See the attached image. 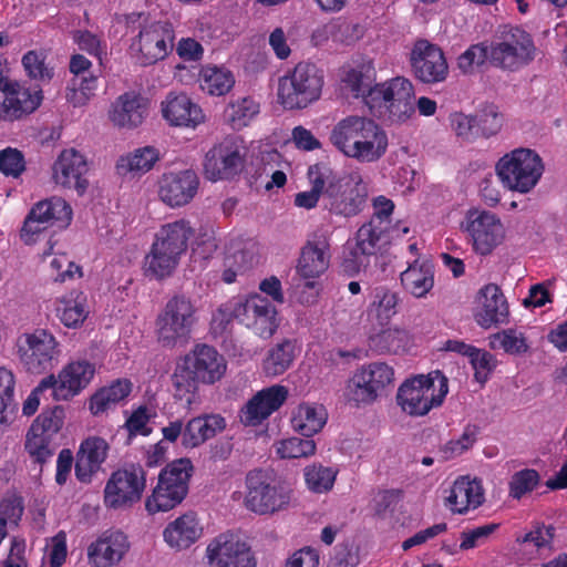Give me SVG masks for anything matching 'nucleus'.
<instances>
[{"instance_id": "18", "label": "nucleus", "mask_w": 567, "mask_h": 567, "mask_svg": "<svg viewBox=\"0 0 567 567\" xmlns=\"http://www.w3.org/2000/svg\"><path fill=\"white\" fill-rule=\"evenodd\" d=\"M465 229L475 251L483 256L491 254L501 244L504 235L501 220L485 210H470L466 215Z\"/></svg>"}, {"instance_id": "45", "label": "nucleus", "mask_w": 567, "mask_h": 567, "mask_svg": "<svg viewBox=\"0 0 567 567\" xmlns=\"http://www.w3.org/2000/svg\"><path fill=\"white\" fill-rule=\"evenodd\" d=\"M97 76L92 73L73 76L66 93V100L75 107L85 105L97 89Z\"/></svg>"}, {"instance_id": "12", "label": "nucleus", "mask_w": 567, "mask_h": 567, "mask_svg": "<svg viewBox=\"0 0 567 567\" xmlns=\"http://www.w3.org/2000/svg\"><path fill=\"white\" fill-rule=\"evenodd\" d=\"M146 473L140 464L113 472L104 487V504L112 509H127L142 498Z\"/></svg>"}, {"instance_id": "37", "label": "nucleus", "mask_w": 567, "mask_h": 567, "mask_svg": "<svg viewBox=\"0 0 567 567\" xmlns=\"http://www.w3.org/2000/svg\"><path fill=\"white\" fill-rule=\"evenodd\" d=\"M308 178L312 188L308 192H300L295 197V205L301 208L311 209L317 206L320 197L324 203V192L328 187L329 167L324 164L311 165L308 169Z\"/></svg>"}, {"instance_id": "31", "label": "nucleus", "mask_w": 567, "mask_h": 567, "mask_svg": "<svg viewBox=\"0 0 567 567\" xmlns=\"http://www.w3.org/2000/svg\"><path fill=\"white\" fill-rule=\"evenodd\" d=\"M226 427V420L219 414L193 417L183 433V446L197 447Z\"/></svg>"}, {"instance_id": "22", "label": "nucleus", "mask_w": 567, "mask_h": 567, "mask_svg": "<svg viewBox=\"0 0 567 567\" xmlns=\"http://www.w3.org/2000/svg\"><path fill=\"white\" fill-rule=\"evenodd\" d=\"M288 390L284 385H272L255 394L240 412L245 425H258L277 411L287 400Z\"/></svg>"}, {"instance_id": "64", "label": "nucleus", "mask_w": 567, "mask_h": 567, "mask_svg": "<svg viewBox=\"0 0 567 567\" xmlns=\"http://www.w3.org/2000/svg\"><path fill=\"white\" fill-rule=\"evenodd\" d=\"M107 449V443L103 439L90 437L82 442L78 454L100 468L106 458Z\"/></svg>"}, {"instance_id": "58", "label": "nucleus", "mask_w": 567, "mask_h": 567, "mask_svg": "<svg viewBox=\"0 0 567 567\" xmlns=\"http://www.w3.org/2000/svg\"><path fill=\"white\" fill-rule=\"evenodd\" d=\"M275 307L264 298L250 328H254L256 333L260 337L269 338L274 334L277 327L275 323Z\"/></svg>"}, {"instance_id": "24", "label": "nucleus", "mask_w": 567, "mask_h": 567, "mask_svg": "<svg viewBox=\"0 0 567 567\" xmlns=\"http://www.w3.org/2000/svg\"><path fill=\"white\" fill-rule=\"evenodd\" d=\"M481 310L475 315L476 322L484 329L508 322L509 309L505 296L495 284L484 286L478 292Z\"/></svg>"}, {"instance_id": "23", "label": "nucleus", "mask_w": 567, "mask_h": 567, "mask_svg": "<svg viewBox=\"0 0 567 567\" xmlns=\"http://www.w3.org/2000/svg\"><path fill=\"white\" fill-rule=\"evenodd\" d=\"M95 368L86 360L70 362L51 386L55 400H69L83 390L93 379Z\"/></svg>"}, {"instance_id": "2", "label": "nucleus", "mask_w": 567, "mask_h": 567, "mask_svg": "<svg viewBox=\"0 0 567 567\" xmlns=\"http://www.w3.org/2000/svg\"><path fill=\"white\" fill-rule=\"evenodd\" d=\"M226 371V362L217 350L207 344H197L182 363H178L173 375L175 398L192 404L199 383L213 384L220 380Z\"/></svg>"}, {"instance_id": "52", "label": "nucleus", "mask_w": 567, "mask_h": 567, "mask_svg": "<svg viewBox=\"0 0 567 567\" xmlns=\"http://www.w3.org/2000/svg\"><path fill=\"white\" fill-rule=\"evenodd\" d=\"M276 451L281 458L307 457L315 454L316 443L310 437H289L278 442Z\"/></svg>"}, {"instance_id": "19", "label": "nucleus", "mask_w": 567, "mask_h": 567, "mask_svg": "<svg viewBox=\"0 0 567 567\" xmlns=\"http://www.w3.org/2000/svg\"><path fill=\"white\" fill-rule=\"evenodd\" d=\"M199 177L193 169L164 174L158 182V196L171 207L189 204L198 192Z\"/></svg>"}, {"instance_id": "43", "label": "nucleus", "mask_w": 567, "mask_h": 567, "mask_svg": "<svg viewBox=\"0 0 567 567\" xmlns=\"http://www.w3.org/2000/svg\"><path fill=\"white\" fill-rule=\"evenodd\" d=\"M259 113V104L251 97H243L231 101L226 110L225 117L234 130H240Z\"/></svg>"}, {"instance_id": "39", "label": "nucleus", "mask_w": 567, "mask_h": 567, "mask_svg": "<svg viewBox=\"0 0 567 567\" xmlns=\"http://www.w3.org/2000/svg\"><path fill=\"white\" fill-rule=\"evenodd\" d=\"M158 151L153 146L135 150L133 153L122 156L116 164L118 174L148 172L158 161Z\"/></svg>"}, {"instance_id": "42", "label": "nucleus", "mask_w": 567, "mask_h": 567, "mask_svg": "<svg viewBox=\"0 0 567 567\" xmlns=\"http://www.w3.org/2000/svg\"><path fill=\"white\" fill-rule=\"evenodd\" d=\"M375 75L377 72L372 61H363L351 68L342 81L350 87L354 97H362L375 82Z\"/></svg>"}, {"instance_id": "50", "label": "nucleus", "mask_w": 567, "mask_h": 567, "mask_svg": "<svg viewBox=\"0 0 567 567\" xmlns=\"http://www.w3.org/2000/svg\"><path fill=\"white\" fill-rule=\"evenodd\" d=\"M51 441L52 439L34 433L30 430L27 433L24 449L30 458L34 463L39 464L40 472L42 471L43 464L54 454Z\"/></svg>"}, {"instance_id": "47", "label": "nucleus", "mask_w": 567, "mask_h": 567, "mask_svg": "<svg viewBox=\"0 0 567 567\" xmlns=\"http://www.w3.org/2000/svg\"><path fill=\"white\" fill-rule=\"evenodd\" d=\"M346 398L355 405L372 403L377 400L375 390L371 386L361 369L357 370L347 382Z\"/></svg>"}, {"instance_id": "38", "label": "nucleus", "mask_w": 567, "mask_h": 567, "mask_svg": "<svg viewBox=\"0 0 567 567\" xmlns=\"http://www.w3.org/2000/svg\"><path fill=\"white\" fill-rule=\"evenodd\" d=\"M327 422V413L322 405L300 404L291 419L295 431L305 437H311L321 431Z\"/></svg>"}, {"instance_id": "20", "label": "nucleus", "mask_w": 567, "mask_h": 567, "mask_svg": "<svg viewBox=\"0 0 567 567\" xmlns=\"http://www.w3.org/2000/svg\"><path fill=\"white\" fill-rule=\"evenodd\" d=\"M87 171L86 159L81 153L74 148L64 150L53 165V178L58 185L83 195L89 186L84 177Z\"/></svg>"}, {"instance_id": "56", "label": "nucleus", "mask_w": 567, "mask_h": 567, "mask_svg": "<svg viewBox=\"0 0 567 567\" xmlns=\"http://www.w3.org/2000/svg\"><path fill=\"white\" fill-rule=\"evenodd\" d=\"M540 481L537 471L525 468L516 472L509 482V495L515 499H520L525 494L530 493Z\"/></svg>"}, {"instance_id": "14", "label": "nucleus", "mask_w": 567, "mask_h": 567, "mask_svg": "<svg viewBox=\"0 0 567 567\" xmlns=\"http://www.w3.org/2000/svg\"><path fill=\"white\" fill-rule=\"evenodd\" d=\"M244 163L243 141L236 136H227L206 153L204 173L213 182L229 179L241 172Z\"/></svg>"}, {"instance_id": "48", "label": "nucleus", "mask_w": 567, "mask_h": 567, "mask_svg": "<svg viewBox=\"0 0 567 567\" xmlns=\"http://www.w3.org/2000/svg\"><path fill=\"white\" fill-rule=\"evenodd\" d=\"M64 417V409L56 405L39 414L29 430L52 439L63 426Z\"/></svg>"}, {"instance_id": "5", "label": "nucleus", "mask_w": 567, "mask_h": 567, "mask_svg": "<svg viewBox=\"0 0 567 567\" xmlns=\"http://www.w3.org/2000/svg\"><path fill=\"white\" fill-rule=\"evenodd\" d=\"M245 506L259 515L286 509L291 501L292 488L281 478L262 470L249 471L246 475Z\"/></svg>"}, {"instance_id": "35", "label": "nucleus", "mask_w": 567, "mask_h": 567, "mask_svg": "<svg viewBox=\"0 0 567 567\" xmlns=\"http://www.w3.org/2000/svg\"><path fill=\"white\" fill-rule=\"evenodd\" d=\"M55 312L68 328H78L89 315L86 296L82 291L72 290L56 300Z\"/></svg>"}, {"instance_id": "62", "label": "nucleus", "mask_w": 567, "mask_h": 567, "mask_svg": "<svg viewBox=\"0 0 567 567\" xmlns=\"http://www.w3.org/2000/svg\"><path fill=\"white\" fill-rule=\"evenodd\" d=\"M468 359L475 370V379L481 383L486 382L489 373L496 367L494 355L485 350L475 348L473 352H470Z\"/></svg>"}, {"instance_id": "51", "label": "nucleus", "mask_w": 567, "mask_h": 567, "mask_svg": "<svg viewBox=\"0 0 567 567\" xmlns=\"http://www.w3.org/2000/svg\"><path fill=\"white\" fill-rule=\"evenodd\" d=\"M374 342L380 350L398 354L408 349L410 336L404 329L389 328L379 333Z\"/></svg>"}, {"instance_id": "53", "label": "nucleus", "mask_w": 567, "mask_h": 567, "mask_svg": "<svg viewBox=\"0 0 567 567\" xmlns=\"http://www.w3.org/2000/svg\"><path fill=\"white\" fill-rule=\"evenodd\" d=\"M305 480L309 489L315 493H324L332 488L336 472L322 465H312L305 468Z\"/></svg>"}, {"instance_id": "63", "label": "nucleus", "mask_w": 567, "mask_h": 567, "mask_svg": "<svg viewBox=\"0 0 567 567\" xmlns=\"http://www.w3.org/2000/svg\"><path fill=\"white\" fill-rule=\"evenodd\" d=\"M22 64L28 75L34 80L50 81L53 76V70L45 65L44 58L35 51L27 52Z\"/></svg>"}, {"instance_id": "7", "label": "nucleus", "mask_w": 567, "mask_h": 567, "mask_svg": "<svg viewBox=\"0 0 567 567\" xmlns=\"http://www.w3.org/2000/svg\"><path fill=\"white\" fill-rule=\"evenodd\" d=\"M491 64L504 71H517L536 55L532 35L518 27H502L489 43Z\"/></svg>"}, {"instance_id": "17", "label": "nucleus", "mask_w": 567, "mask_h": 567, "mask_svg": "<svg viewBox=\"0 0 567 567\" xmlns=\"http://www.w3.org/2000/svg\"><path fill=\"white\" fill-rule=\"evenodd\" d=\"M210 567H256L250 547L234 534H220L207 546Z\"/></svg>"}, {"instance_id": "25", "label": "nucleus", "mask_w": 567, "mask_h": 567, "mask_svg": "<svg viewBox=\"0 0 567 567\" xmlns=\"http://www.w3.org/2000/svg\"><path fill=\"white\" fill-rule=\"evenodd\" d=\"M389 102L385 113L392 122H405L415 113L413 84L405 78L389 80Z\"/></svg>"}, {"instance_id": "6", "label": "nucleus", "mask_w": 567, "mask_h": 567, "mask_svg": "<svg viewBox=\"0 0 567 567\" xmlns=\"http://www.w3.org/2000/svg\"><path fill=\"white\" fill-rule=\"evenodd\" d=\"M323 86V72L313 63L300 62L279 79L278 99L286 110H301L317 101Z\"/></svg>"}, {"instance_id": "30", "label": "nucleus", "mask_w": 567, "mask_h": 567, "mask_svg": "<svg viewBox=\"0 0 567 567\" xmlns=\"http://www.w3.org/2000/svg\"><path fill=\"white\" fill-rule=\"evenodd\" d=\"M127 548L126 536L114 532L89 547V558L96 567H111L123 558Z\"/></svg>"}, {"instance_id": "11", "label": "nucleus", "mask_w": 567, "mask_h": 567, "mask_svg": "<svg viewBox=\"0 0 567 567\" xmlns=\"http://www.w3.org/2000/svg\"><path fill=\"white\" fill-rule=\"evenodd\" d=\"M539 155L529 148H517L504 155L496 164V172L507 188L519 193L529 192L543 173Z\"/></svg>"}, {"instance_id": "60", "label": "nucleus", "mask_w": 567, "mask_h": 567, "mask_svg": "<svg viewBox=\"0 0 567 567\" xmlns=\"http://www.w3.org/2000/svg\"><path fill=\"white\" fill-rule=\"evenodd\" d=\"M177 265L178 261L171 259L168 256L162 254L161 251H155L153 248L146 256L145 261L146 272L157 279L169 276Z\"/></svg>"}, {"instance_id": "41", "label": "nucleus", "mask_w": 567, "mask_h": 567, "mask_svg": "<svg viewBox=\"0 0 567 567\" xmlns=\"http://www.w3.org/2000/svg\"><path fill=\"white\" fill-rule=\"evenodd\" d=\"M295 349L291 340H284L270 349L264 362L266 374L277 377L287 371L295 359Z\"/></svg>"}, {"instance_id": "4", "label": "nucleus", "mask_w": 567, "mask_h": 567, "mask_svg": "<svg viewBox=\"0 0 567 567\" xmlns=\"http://www.w3.org/2000/svg\"><path fill=\"white\" fill-rule=\"evenodd\" d=\"M197 309L189 297H172L155 320L157 342L167 349L186 346L197 322Z\"/></svg>"}, {"instance_id": "1", "label": "nucleus", "mask_w": 567, "mask_h": 567, "mask_svg": "<svg viewBox=\"0 0 567 567\" xmlns=\"http://www.w3.org/2000/svg\"><path fill=\"white\" fill-rule=\"evenodd\" d=\"M330 142L344 156L360 163H374L384 156L389 141L385 131L372 118L350 115L339 121Z\"/></svg>"}, {"instance_id": "16", "label": "nucleus", "mask_w": 567, "mask_h": 567, "mask_svg": "<svg viewBox=\"0 0 567 567\" xmlns=\"http://www.w3.org/2000/svg\"><path fill=\"white\" fill-rule=\"evenodd\" d=\"M55 347L54 337L45 330L23 334L17 341L20 361L32 373H40L51 367L56 353Z\"/></svg>"}, {"instance_id": "13", "label": "nucleus", "mask_w": 567, "mask_h": 567, "mask_svg": "<svg viewBox=\"0 0 567 567\" xmlns=\"http://www.w3.org/2000/svg\"><path fill=\"white\" fill-rule=\"evenodd\" d=\"M72 219L71 206L61 197H51L33 205L27 215L20 230V238L24 244L35 241L34 236L48 227L65 228Z\"/></svg>"}, {"instance_id": "57", "label": "nucleus", "mask_w": 567, "mask_h": 567, "mask_svg": "<svg viewBox=\"0 0 567 567\" xmlns=\"http://www.w3.org/2000/svg\"><path fill=\"white\" fill-rule=\"evenodd\" d=\"M262 299L260 296H252L248 299H244L241 297H236L230 299V303L233 305L234 317L239 323L245 324L250 328L252 324V320L256 317V313L259 309V306L262 303Z\"/></svg>"}, {"instance_id": "32", "label": "nucleus", "mask_w": 567, "mask_h": 567, "mask_svg": "<svg viewBox=\"0 0 567 567\" xmlns=\"http://www.w3.org/2000/svg\"><path fill=\"white\" fill-rule=\"evenodd\" d=\"M146 112L147 106L143 97L125 93L113 104L110 117L115 125L132 128L143 122Z\"/></svg>"}, {"instance_id": "46", "label": "nucleus", "mask_w": 567, "mask_h": 567, "mask_svg": "<svg viewBox=\"0 0 567 567\" xmlns=\"http://www.w3.org/2000/svg\"><path fill=\"white\" fill-rule=\"evenodd\" d=\"M477 137L488 138L496 135L503 125V116L494 104H486L473 115Z\"/></svg>"}, {"instance_id": "21", "label": "nucleus", "mask_w": 567, "mask_h": 567, "mask_svg": "<svg viewBox=\"0 0 567 567\" xmlns=\"http://www.w3.org/2000/svg\"><path fill=\"white\" fill-rule=\"evenodd\" d=\"M4 97H0V117L13 121L32 113L42 101V91L38 87L24 89L8 80L3 86Z\"/></svg>"}, {"instance_id": "59", "label": "nucleus", "mask_w": 567, "mask_h": 567, "mask_svg": "<svg viewBox=\"0 0 567 567\" xmlns=\"http://www.w3.org/2000/svg\"><path fill=\"white\" fill-rule=\"evenodd\" d=\"M389 81L383 83H373L369 90L362 95L364 104L372 114H385L386 103L389 102Z\"/></svg>"}, {"instance_id": "40", "label": "nucleus", "mask_w": 567, "mask_h": 567, "mask_svg": "<svg viewBox=\"0 0 567 567\" xmlns=\"http://www.w3.org/2000/svg\"><path fill=\"white\" fill-rule=\"evenodd\" d=\"M130 49L142 65H151L162 60V51L157 50L155 42V24L141 30Z\"/></svg>"}, {"instance_id": "55", "label": "nucleus", "mask_w": 567, "mask_h": 567, "mask_svg": "<svg viewBox=\"0 0 567 567\" xmlns=\"http://www.w3.org/2000/svg\"><path fill=\"white\" fill-rule=\"evenodd\" d=\"M234 308L228 300L221 303L216 311H214L210 320L209 332L214 338L225 340L233 331V322L236 320L234 317Z\"/></svg>"}, {"instance_id": "28", "label": "nucleus", "mask_w": 567, "mask_h": 567, "mask_svg": "<svg viewBox=\"0 0 567 567\" xmlns=\"http://www.w3.org/2000/svg\"><path fill=\"white\" fill-rule=\"evenodd\" d=\"M203 533L195 513L189 512L169 523L163 532L164 540L169 547L186 549L196 543Z\"/></svg>"}, {"instance_id": "27", "label": "nucleus", "mask_w": 567, "mask_h": 567, "mask_svg": "<svg viewBox=\"0 0 567 567\" xmlns=\"http://www.w3.org/2000/svg\"><path fill=\"white\" fill-rule=\"evenodd\" d=\"M162 113L171 125L195 127L204 121L202 109L186 94H169L162 104Z\"/></svg>"}, {"instance_id": "49", "label": "nucleus", "mask_w": 567, "mask_h": 567, "mask_svg": "<svg viewBox=\"0 0 567 567\" xmlns=\"http://www.w3.org/2000/svg\"><path fill=\"white\" fill-rule=\"evenodd\" d=\"M491 63V45L481 42L472 44L457 59V66L464 74H473L476 70Z\"/></svg>"}, {"instance_id": "36", "label": "nucleus", "mask_w": 567, "mask_h": 567, "mask_svg": "<svg viewBox=\"0 0 567 567\" xmlns=\"http://www.w3.org/2000/svg\"><path fill=\"white\" fill-rule=\"evenodd\" d=\"M132 382L127 379H117L109 386L100 389L90 400V410L94 415L107 412L130 395Z\"/></svg>"}, {"instance_id": "29", "label": "nucleus", "mask_w": 567, "mask_h": 567, "mask_svg": "<svg viewBox=\"0 0 567 567\" xmlns=\"http://www.w3.org/2000/svg\"><path fill=\"white\" fill-rule=\"evenodd\" d=\"M484 502V492L480 482L468 477L457 478L450 488L445 504L453 513L464 514L470 507L477 508Z\"/></svg>"}, {"instance_id": "8", "label": "nucleus", "mask_w": 567, "mask_h": 567, "mask_svg": "<svg viewBox=\"0 0 567 567\" xmlns=\"http://www.w3.org/2000/svg\"><path fill=\"white\" fill-rule=\"evenodd\" d=\"M194 467L189 458H178L167 464L158 475V483L145 501L150 514L168 512L186 497Z\"/></svg>"}, {"instance_id": "44", "label": "nucleus", "mask_w": 567, "mask_h": 567, "mask_svg": "<svg viewBox=\"0 0 567 567\" xmlns=\"http://www.w3.org/2000/svg\"><path fill=\"white\" fill-rule=\"evenodd\" d=\"M234 83V75L226 69L206 66L202 70L200 86L212 95L219 96L226 94L233 87Z\"/></svg>"}, {"instance_id": "10", "label": "nucleus", "mask_w": 567, "mask_h": 567, "mask_svg": "<svg viewBox=\"0 0 567 567\" xmlns=\"http://www.w3.org/2000/svg\"><path fill=\"white\" fill-rule=\"evenodd\" d=\"M390 229L381 225L378 217L370 218L355 233L354 246L344 252L341 268L344 274L354 276L370 265V258L375 256L391 241Z\"/></svg>"}, {"instance_id": "3", "label": "nucleus", "mask_w": 567, "mask_h": 567, "mask_svg": "<svg viewBox=\"0 0 567 567\" xmlns=\"http://www.w3.org/2000/svg\"><path fill=\"white\" fill-rule=\"evenodd\" d=\"M449 392L447 378L439 370L406 379L398 389L396 403L410 416L426 415Z\"/></svg>"}, {"instance_id": "9", "label": "nucleus", "mask_w": 567, "mask_h": 567, "mask_svg": "<svg viewBox=\"0 0 567 567\" xmlns=\"http://www.w3.org/2000/svg\"><path fill=\"white\" fill-rule=\"evenodd\" d=\"M368 200V187L358 174L338 176L329 167L324 208L343 217H352L363 210Z\"/></svg>"}, {"instance_id": "26", "label": "nucleus", "mask_w": 567, "mask_h": 567, "mask_svg": "<svg viewBox=\"0 0 567 567\" xmlns=\"http://www.w3.org/2000/svg\"><path fill=\"white\" fill-rule=\"evenodd\" d=\"M330 262V244L324 236H317L308 240L302 247L298 260V274L305 279H311L322 275Z\"/></svg>"}, {"instance_id": "15", "label": "nucleus", "mask_w": 567, "mask_h": 567, "mask_svg": "<svg viewBox=\"0 0 567 567\" xmlns=\"http://www.w3.org/2000/svg\"><path fill=\"white\" fill-rule=\"evenodd\" d=\"M412 73L420 82L436 84L445 81L449 65L443 51L427 40H417L410 53Z\"/></svg>"}, {"instance_id": "34", "label": "nucleus", "mask_w": 567, "mask_h": 567, "mask_svg": "<svg viewBox=\"0 0 567 567\" xmlns=\"http://www.w3.org/2000/svg\"><path fill=\"white\" fill-rule=\"evenodd\" d=\"M193 230L189 223L181 219L162 226L153 243L158 247L181 257L187 249V243Z\"/></svg>"}, {"instance_id": "33", "label": "nucleus", "mask_w": 567, "mask_h": 567, "mask_svg": "<svg viewBox=\"0 0 567 567\" xmlns=\"http://www.w3.org/2000/svg\"><path fill=\"white\" fill-rule=\"evenodd\" d=\"M401 282L406 291L416 298L425 297L434 286V266L429 260H414L401 274Z\"/></svg>"}, {"instance_id": "61", "label": "nucleus", "mask_w": 567, "mask_h": 567, "mask_svg": "<svg viewBox=\"0 0 567 567\" xmlns=\"http://www.w3.org/2000/svg\"><path fill=\"white\" fill-rule=\"evenodd\" d=\"M555 527L553 525L536 524L534 528L516 540L522 545L532 544L536 549L550 548L555 538Z\"/></svg>"}, {"instance_id": "54", "label": "nucleus", "mask_w": 567, "mask_h": 567, "mask_svg": "<svg viewBox=\"0 0 567 567\" xmlns=\"http://www.w3.org/2000/svg\"><path fill=\"white\" fill-rule=\"evenodd\" d=\"M367 380L375 390L377 398L394 380V370L384 362H373L361 368Z\"/></svg>"}]
</instances>
